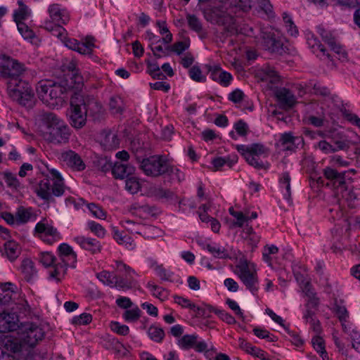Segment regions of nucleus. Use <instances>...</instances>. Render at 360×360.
Instances as JSON below:
<instances>
[{"label": "nucleus", "instance_id": "nucleus-44", "mask_svg": "<svg viewBox=\"0 0 360 360\" xmlns=\"http://www.w3.org/2000/svg\"><path fill=\"white\" fill-rule=\"evenodd\" d=\"M294 276L299 284L309 280L307 278V271L304 265L300 263L294 264L292 266Z\"/></svg>", "mask_w": 360, "mask_h": 360}, {"label": "nucleus", "instance_id": "nucleus-31", "mask_svg": "<svg viewBox=\"0 0 360 360\" xmlns=\"http://www.w3.org/2000/svg\"><path fill=\"white\" fill-rule=\"evenodd\" d=\"M239 347L246 353L253 356L257 357L261 360H269V359L266 358V353L264 350L253 346L252 344L245 341L244 339H239Z\"/></svg>", "mask_w": 360, "mask_h": 360}, {"label": "nucleus", "instance_id": "nucleus-22", "mask_svg": "<svg viewBox=\"0 0 360 360\" xmlns=\"http://www.w3.org/2000/svg\"><path fill=\"white\" fill-rule=\"evenodd\" d=\"M207 70L210 75V78L223 86H228L233 79L231 73L223 70L219 65H209L207 66Z\"/></svg>", "mask_w": 360, "mask_h": 360}, {"label": "nucleus", "instance_id": "nucleus-6", "mask_svg": "<svg viewBox=\"0 0 360 360\" xmlns=\"http://www.w3.org/2000/svg\"><path fill=\"white\" fill-rule=\"evenodd\" d=\"M7 91L9 96L20 105L26 107L32 106L34 92L30 85L20 77L8 80Z\"/></svg>", "mask_w": 360, "mask_h": 360}, {"label": "nucleus", "instance_id": "nucleus-13", "mask_svg": "<svg viewBox=\"0 0 360 360\" xmlns=\"http://www.w3.org/2000/svg\"><path fill=\"white\" fill-rule=\"evenodd\" d=\"M356 173L355 169H349L339 172L332 167H326L323 169L324 177L330 181L331 185L335 189L346 188L347 181L352 179V176Z\"/></svg>", "mask_w": 360, "mask_h": 360}, {"label": "nucleus", "instance_id": "nucleus-14", "mask_svg": "<svg viewBox=\"0 0 360 360\" xmlns=\"http://www.w3.org/2000/svg\"><path fill=\"white\" fill-rule=\"evenodd\" d=\"M21 340L29 347H34L44 336L40 327L33 323H26L20 328Z\"/></svg>", "mask_w": 360, "mask_h": 360}, {"label": "nucleus", "instance_id": "nucleus-63", "mask_svg": "<svg viewBox=\"0 0 360 360\" xmlns=\"http://www.w3.org/2000/svg\"><path fill=\"white\" fill-rule=\"evenodd\" d=\"M283 19L290 34L292 36L297 35L298 34V30L297 27L295 25L291 17L286 13H283Z\"/></svg>", "mask_w": 360, "mask_h": 360}, {"label": "nucleus", "instance_id": "nucleus-48", "mask_svg": "<svg viewBox=\"0 0 360 360\" xmlns=\"http://www.w3.org/2000/svg\"><path fill=\"white\" fill-rule=\"evenodd\" d=\"M156 25L159 29L160 34L163 35L162 41L165 44H169L172 41V34L169 32L166 21L157 20Z\"/></svg>", "mask_w": 360, "mask_h": 360}, {"label": "nucleus", "instance_id": "nucleus-30", "mask_svg": "<svg viewBox=\"0 0 360 360\" xmlns=\"http://www.w3.org/2000/svg\"><path fill=\"white\" fill-rule=\"evenodd\" d=\"M20 270L25 280L27 282L33 281L37 277V270L34 262L30 258H25L22 261Z\"/></svg>", "mask_w": 360, "mask_h": 360}, {"label": "nucleus", "instance_id": "nucleus-59", "mask_svg": "<svg viewBox=\"0 0 360 360\" xmlns=\"http://www.w3.org/2000/svg\"><path fill=\"white\" fill-rule=\"evenodd\" d=\"M2 176L8 187L15 189L20 187V184L14 174L6 171L2 173Z\"/></svg>", "mask_w": 360, "mask_h": 360}, {"label": "nucleus", "instance_id": "nucleus-27", "mask_svg": "<svg viewBox=\"0 0 360 360\" xmlns=\"http://www.w3.org/2000/svg\"><path fill=\"white\" fill-rule=\"evenodd\" d=\"M74 240L82 249L90 252L91 254L94 255L101 252L102 245L101 243L95 238L77 236L74 238Z\"/></svg>", "mask_w": 360, "mask_h": 360}, {"label": "nucleus", "instance_id": "nucleus-10", "mask_svg": "<svg viewBox=\"0 0 360 360\" xmlns=\"http://www.w3.org/2000/svg\"><path fill=\"white\" fill-rule=\"evenodd\" d=\"M26 71L24 64L5 54L0 55V78L8 80L20 77Z\"/></svg>", "mask_w": 360, "mask_h": 360}, {"label": "nucleus", "instance_id": "nucleus-1", "mask_svg": "<svg viewBox=\"0 0 360 360\" xmlns=\"http://www.w3.org/2000/svg\"><path fill=\"white\" fill-rule=\"evenodd\" d=\"M72 85L68 84V80H61L60 82L42 81L38 83L37 92L40 100L54 108L62 105Z\"/></svg>", "mask_w": 360, "mask_h": 360}, {"label": "nucleus", "instance_id": "nucleus-54", "mask_svg": "<svg viewBox=\"0 0 360 360\" xmlns=\"http://www.w3.org/2000/svg\"><path fill=\"white\" fill-rule=\"evenodd\" d=\"M156 274L160 277V278L162 281H169V282H174V272L166 269L162 264H160V266H157L156 267Z\"/></svg>", "mask_w": 360, "mask_h": 360}, {"label": "nucleus", "instance_id": "nucleus-45", "mask_svg": "<svg viewBox=\"0 0 360 360\" xmlns=\"http://www.w3.org/2000/svg\"><path fill=\"white\" fill-rule=\"evenodd\" d=\"M13 284L11 283L0 284V304H6L10 302L13 292Z\"/></svg>", "mask_w": 360, "mask_h": 360}, {"label": "nucleus", "instance_id": "nucleus-2", "mask_svg": "<svg viewBox=\"0 0 360 360\" xmlns=\"http://www.w3.org/2000/svg\"><path fill=\"white\" fill-rule=\"evenodd\" d=\"M51 176L41 180L35 192L38 197L47 202H53L54 197L62 196L65 190L64 180L60 174L55 169L49 171Z\"/></svg>", "mask_w": 360, "mask_h": 360}, {"label": "nucleus", "instance_id": "nucleus-7", "mask_svg": "<svg viewBox=\"0 0 360 360\" xmlns=\"http://www.w3.org/2000/svg\"><path fill=\"white\" fill-rule=\"evenodd\" d=\"M234 273L238 276L245 288L253 295L259 290V278L254 264L246 259H240L236 265Z\"/></svg>", "mask_w": 360, "mask_h": 360}, {"label": "nucleus", "instance_id": "nucleus-58", "mask_svg": "<svg viewBox=\"0 0 360 360\" xmlns=\"http://www.w3.org/2000/svg\"><path fill=\"white\" fill-rule=\"evenodd\" d=\"M229 211L230 214L236 219V221L233 223L235 226L242 227L248 220V217L240 211H236L233 207H230Z\"/></svg>", "mask_w": 360, "mask_h": 360}, {"label": "nucleus", "instance_id": "nucleus-34", "mask_svg": "<svg viewBox=\"0 0 360 360\" xmlns=\"http://www.w3.org/2000/svg\"><path fill=\"white\" fill-rule=\"evenodd\" d=\"M20 252V248L16 242L9 240L4 244L3 255H5L11 262L15 260Z\"/></svg>", "mask_w": 360, "mask_h": 360}, {"label": "nucleus", "instance_id": "nucleus-26", "mask_svg": "<svg viewBox=\"0 0 360 360\" xmlns=\"http://www.w3.org/2000/svg\"><path fill=\"white\" fill-rule=\"evenodd\" d=\"M305 37L309 48L314 53L319 57L324 56L330 59V54L313 32H306Z\"/></svg>", "mask_w": 360, "mask_h": 360}, {"label": "nucleus", "instance_id": "nucleus-57", "mask_svg": "<svg viewBox=\"0 0 360 360\" xmlns=\"http://www.w3.org/2000/svg\"><path fill=\"white\" fill-rule=\"evenodd\" d=\"M123 101L119 96H113L109 102L110 110L114 114L121 113L123 110Z\"/></svg>", "mask_w": 360, "mask_h": 360}, {"label": "nucleus", "instance_id": "nucleus-64", "mask_svg": "<svg viewBox=\"0 0 360 360\" xmlns=\"http://www.w3.org/2000/svg\"><path fill=\"white\" fill-rule=\"evenodd\" d=\"M110 328L113 332L121 335H126L129 331L127 326L121 324L117 321H112L110 323Z\"/></svg>", "mask_w": 360, "mask_h": 360}, {"label": "nucleus", "instance_id": "nucleus-35", "mask_svg": "<svg viewBox=\"0 0 360 360\" xmlns=\"http://www.w3.org/2000/svg\"><path fill=\"white\" fill-rule=\"evenodd\" d=\"M203 248L207 250L213 257L219 259H228L231 257L227 250L217 243H207Z\"/></svg>", "mask_w": 360, "mask_h": 360}, {"label": "nucleus", "instance_id": "nucleus-36", "mask_svg": "<svg viewBox=\"0 0 360 360\" xmlns=\"http://www.w3.org/2000/svg\"><path fill=\"white\" fill-rule=\"evenodd\" d=\"M173 298L174 302L183 308H188L193 310L195 313V316H204V310L200 307H198L195 304L192 303L190 300L179 295H174Z\"/></svg>", "mask_w": 360, "mask_h": 360}, {"label": "nucleus", "instance_id": "nucleus-21", "mask_svg": "<svg viewBox=\"0 0 360 360\" xmlns=\"http://www.w3.org/2000/svg\"><path fill=\"white\" fill-rule=\"evenodd\" d=\"M306 87L311 94L323 97L325 100H330L332 102H335L338 96L335 94H332L330 90L326 86L320 82L314 80L309 81Z\"/></svg>", "mask_w": 360, "mask_h": 360}, {"label": "nucleus", "instance_id": "nucleus-32", "mask_svg": "<svg viewBox=\"0 0 360 360\" xmlns=\"http://www.w3.org/2000/svg\"><path fill=\"white\" fill-rule=\"evenodd\" d=\"M112 237L119 244L124 245L127 249H134V238L131 234L120 231L117 228L112 227Z\"/></svg>", "mask_w": 360, "mask_h": 360}, {"label": "nucleus", "instance_id": "nucleus-53", "mask_svg": "<svg viewBox=\"0 0 360 360\" xmlns=\"http://www.w3.org/2000/svg\"><path fill=\"white\" fill-rule=\"evenodd\" d=\"M254 335L261 339H266L270 342L277 341L278 338L276 335L270 333V332L264 328L256 327L253 329Z\"/></svg>", "mask_w": 360, "mask_h": 360}, {"label": "nucleus", "instance_id": "nucleus-42", "mask_svg": "<svg viewBox=\"0 0 360 360\" xmlns=\"http://www.w3.org/2000/svg\"><path fill=\"white\" fill-rule=\"evenodd\" d=\"M58 250L61 259L65 258L71 262L72 264L76 263L77 255L69 245L67 243H62L58 246Z\"/></svg>", "mask_w": 360, "mask_h": 360}, {"label": "nucleus", "instance_id": "nucleus-17", "mask_svg": "<svg viewBox=\"0 0 360 360\" xmlns=\"http://www.w3.org/2000/svg\"><path fill=\"white\" fill-rule=\"evenodd\" d=\"M97 278L105 285L122 289L130 288L131 283L127 278H122L114 272L102 271L96 274Z\"/></svg>", "mask_w": 360, "mask_h": 360}, {"label": "nucleus", "instance_id": "nucleus-51", "mask_svg": "<svg viewBox=\"0 0 360 360\" xmlns=\"http://www.w3.org/2000/svg\"><path fill=\"white\" fill-rule=\"evenodd\" d=\"M16 221L18 224L27 223L32 217V210L30 208H24L20 207L16 212Z\"/></svg>", "mask_w": 360, "mask_h": 360}, {"label": "nucleus", "instance_id": "nucleus-37", "mask_svg": "<svg viewBox=\"0 0 360 360\" xmlns=\"http://www.w3.org/2000/svg\"><path fill=\"white\" fill-rule=\"evenodd\" d=\"M164 175H167L171 180L181 182L184 180L185 176L176 166L171 163L168 159L167 162L164 170Z\"/></svg>", "mask_w": 360, "mask_h": 360}, {"label": "nucleus", "instance_id": "nucleus-18", "mask_svg": "<svg viewBox=\"0 0 360 360\" xmlns=\"http://www.w3.org/2000/svg\"><path fill=\"white\" fill-rule=\"evenodd\" d=\"M316 31L323 41L330 46L332 51L342 58L347 57V53L338 43L336 37L331 31L326 30L322 25L317 26Z\"/></svg>", "mask_w": 360, "mask_h": 360}, {"label": "nucleus", "instance_id": "nucleus-11", "mask_svg": "<svg viewBox=\"0 0 360 360\" xmlns=\"http://www.w3.org/2000/svg\"><path fill=\"white\" fill-rule=\"evenodd\" d=\"M236 149L250 165L259 169L264 167V163L259 158L260 155L265 154L266 152V148L263 144L238 145Z\"/></svg>", "mask_w": 360, "mask_h": 360}, {"label": "nucleus", "instance_id": "nucleus-29", "mask_svg": "<svg viewBox=\"0 0 360 360\" xmlns=\"http://www.w3.org/2000/svg\"><path fill=\"white\" fill-rule=\"evenodd\" d=\"M18 326V318L15 314L6 312L0 314V333L15 330Z\"/></svg>", "mask_w": 360, "mask_h": 360}, {"label": "nucleus", "instance_id": "nucleus-39", "mask_svg": "<svg viewBox=\"0 0 360 360\" xmlns=\"http://www.w3.org/2000/svg\"><path fill=\"white\" fill-rule=\"evenodd\" d=\"M237 161L238 157L235 155L232 157L228 156L214 158L212 160V164L215 170H219L224 165H227L229 168L232 167V166L235 165Z\"/></svg>", "mask_w": 360, "mask_h": 360}, {"label": "nucleus", "instance_id": "nucleus-55", "mask_svg": "<svg viewBox=\"0 0 360 360\" xmlns=\"http://www.w3.org/2000/svg\"><path fill=\"white\" fill-rule=\"evenodd\" d=\"M68 84L72 85L71 89L75 88L79 89L83 86L84 79L80 73H79L78 70L73 69L72 70L70 82L68 81Z\"/></svg>", "mask_w": 360, "mask_h": 360}, {"label": "nucleus", "instance_id": "nucleus-25", "mask_svg": "<svg viewBox=\"0 0 360 360\" xmlns=\"http://www.w3.org/2000/svg\"><path fill=\"white\" fill-rule=\"evenodd\" d=\"M275 96L283 109L291 108L296 103V97L286 88H280L275 91Z\"/></svg>", "mask_w": 360, "mask_h": 360}, {"label": "nucleus", "instance_id": "nucleus-28", "mask_svg": "<svg viewBox=\"0 0 360 360\" xmlns=\"http://www.w3.org/2000/svg\"><path fill=\"white\" fill-rule=\"evenodd\" d=\"M120 139L115 132L108 129H105L101 132V144L105 150H116L120 147Z\"/></svg>", "mask_w": 360, "mask_h": 360}, {"label": "nucleus", "instance_id": "nucleus-50", "mask_svg": "<svg viewBox=\"0 0 360 360\" xmlns=\"http://www.w3.org/2000/svg\"><path fill=\"white\" fill-rule=\"evenodd\" d=\"M278 252V248L274 245H266L264 248L262 252L263 260L268 264L269 266H272V259L274 255H276Z\"/></svg>", "mask_w": 360, "mask_h": 360}, {"label": "nucleus", "instance_id": "nucleus-60", "mask_svg": "<svg viewBox=\"0 0 360 360\" xmlns=\"http://www.w3.org/2000/svg\"><path fill=\"white\" fill-rule=\"evenodd\" d=\"M152 195L158 199L160 200H168L172 199L174 193L169 189H165L161 187L155 188L152 191Z\"/></svg>", "mask_w": 360, "mask_h": 360}, {"label": "nucleus", "instance_id": "nucleus-52", "mask_svg": "<svg viewBox=\"0 0 360 360\" xmlns=\"http://www.w3.org/2000/svg\"><path fill=\"white\" fill-rule=\"evenodd\" d=\"M148 288L150 289L153 295L157 298L165 300L168 296L167 291L162 287L158 286L151 283H148Z\"/></svg>", "mask_w": 360, "mask_h": 360}, {"label": "nucleus", "instance_id": "nucleus-38", "mask_svg": "<svg viewBox=\"0 0 360 360\" xmlns=\"http://www.w3.org/2000/svg\"><path fill=\"white\" fill-rule=\"evenodd\" d=\"M342 190V196L347 202L348 207L350 208H356L360 205V198L355 190H347V187Z\"/></svg>", "mask_w": 360, "mask_h": 360}, {"label": "nucleus", "instance_id": "nucleus-24", "mask_svg": "<svg viewBox=\"0 0 360 360\" xmlns=\"http://www.w3.org/2000/svg\"><path fill=\"white\" fill-rule=\"evenodd\" d=\"M279 141L283 150L288 151H295L299 146H302L304 144L302 136H294L291 132L283 134Z\"/></svg>", "mask_w": 360, "mask_h": 360}, {"label": "nucleus", "instance_id": "nucleus-20", "mask_svg": "<svg viewBox=\"0 0 360 360\" xmlns=\"http://www.w3.org/2000/svg\"><path fill=\"white\" fill-rule=\"evenodd\" d=\"M35 231L41 234L43 240L49 244L59 240L60 236L56 228L48 223L38 222L35 226Z\"/></svg>", "mask_w": 360, "mask_h": 360}, {"label": "nucleus", "instance_id": "nucleus-33", "mask_svg": "<svg viewBox=\"0 0 360 360\" xmlns=\"http://www.w3.org/2000/svg\"><path fill=\"white\" fill-rule=\"evenodd\" d=\"M299 285L302 292L308 297L307 303L311 304L312 308L317 307L319 304V299L317 297L316 293L314 292L309 280L299 284Z\"/></svg>", "mask_w": 360, "mask_h": 360}, {"label": "nucleus", "instance_id": "nucleus-47", "mask_svg": "<svg viewBox=\"0 0 360 360\" xmlns=\"http://www.w3.org/2000/svg\"><path fill=\"white\" fill-rule=\"evenodd\" d=\"M312 345L314 349L319 353L323 360H328V353L325 349L324 340L320 336H316L312 338Z\"/></svg>", "mask_w": 360, "mask_h": 360}, {"label": "nucleus", "instance_id": "nucleus-41", "mask_svg": "<svg viewBox=\"0 0 360 360\" xmlns=\"http://www.w3.org/2000/svg\"><path fill=\"white\" fill-rule=\"evenodd\" d=\"M146 332L150 339L157 343H161L165 337L164 330L156 325H151Z\"/></svg>", "mask_w": 360, "mask_h": 360}, {"label": "nucleus", "instance_id": "nucleus-8", "mask_svg": "<svg viewBox=\"0 0 360 360\" xmlns=\"http://www.w3.org/2000/svg\"><path fill=\"white\" fill-rule=\"evenodd\" d=\"M111 169L116 179H125V188L130 193H135V168L133 166L116 162L112 166L105 161L102 167L104 172Z\"/></svg>", "mask_w": 360, "mask_h": 360}, {"label": "nucleus", "instance_id": "nucleus-4", "mask_svg": "<svg viewBox=\"0 0 360 360\" xmlns=\"http://www.w3.org/2000/svg\"><path fill=\"white\" fill-rule=\"evenodd\" d=\"M48 13L49 19L44 21V28L53 35L62 39L63 34L66 32L63 25H66L70 20L69 12L61 5L53 4L49 6Z\"/></svg>", "mask_w": 360, "mask_h": 360}, {"label": "nucleus", "instance_id": "nucleus-56", "mask_svg": "<svg viewBox=\"0 0 360 360\" xmlns=\"http://www.w3.org/2000/svg\"><path fill=\"white\" fill-rule=\"evenodd\" d=\"M30 15V10L26 5L19 6L18 10H15L13 13L14 21L22 22L23 20L27 19Z\"/></svg>", "mask_w": 360, "mask_h": 360}, {"label": "nucleus", "instance_id": "nucleus-62", "mask_svg": "<svg viewBox=\"0 0 360 360\" xmlns=\"http://www.w3.org/2000/svg\"><path fill=\"white\" fill-rule=\"evenodd\" d=\"M17 27L19 32L25 39H32L35 37L34 32L23 22H18Z\"/></svg>", "mask_w": 360, "mask_h": 360}, {"label": "nucleus", "instance_id": "nucleus-12", "mask_svg": "<svg viewBox=\"0 0 360 360\" xmlns=\"http://www.w3.org/2000/svg\"><path fill=\"white\" fill-rule=\"evenodd\" d=\"M82 100H79L75 94L70 100V108L67 110V117L70 124L76 129L84 127L86 123V113L81 105Z\"/></svg>", "mask_w": 360, "mask_h": 360}, {"label": "nucleus", "instance_id": "nucleus-3", "mask_svg": "<svg viewBox=\"0 0 360 360\" xmlns=\"http://www.w3.org/2000/svg\"><path fill=\"white\" fill-rule=\"evenodd\" d=\"M42 120L46 125V139L53 143H67L70 139L69 127L53 112H44Z\"/></svg>", "mask_w": 360, "mask_h": 360}, {"label": "nucleus", "instance_id": "nucleus-19", "mask_svg": "<svg viewBox=\"0 0 360 360\" xmlns=\"http://www.w3.org/2000/svg\"><path fill=\"white\" fill-rule=\"evenodd\" d=\"M60 160L75 171L81 172L86 168V165L81 156L72 150L62 153Z\"/></svg>", "mask_w": 360, "mask_h": 360}, {"label": "nucleus", "instance_id": "nucleus-43", "mask_svg": "<svg viewBox=\"0 0 360 360\" xmlns=\"http://www.w3.org/2000/svg\"><path fill=\"white\" fill-rule=\"evenodd\" d=\"M280 186L285 189L283 196L288 202L291 200L290 176L289 172H283L279 179Z\"/></svg>", "mask_w": 360, "mask_h": 360}, {"label": "nucleus", "instance_id": "nucleus-49", "mask_svg": "<svg viewBox=\"0 0 360 360\" xmlns=\"http://www.w3.org/2000/svg\"><path fill=\"white\" fill-rule=\"evenodd\" d=\"M147 72L154 79H163L165 75L161 72L158 64L156 62L152 63L149 60L147 61Z\"/></svg>", "mask_w": 360, "mask_h": 360}, {"label": "nucleus", "instance_id": "nucleus-61", "mask_svg": "<svg viewBox=\"0 0 360 360\" xmlns=\"http://www.w3.org/2000/svg\"><path fill=\"white\" fill-rule=\"evenodd\" d=\"M88 228L94 233L98 238H103L105 236V229L98 223L91 221L87 224Z\"/></svg>", "mask_w": 360, "mask_h": 360}, {"label": "nucleus", "instance_id": "nucleus-46", "mask_svg": "<svg viewBox=\"0 0 360 360\" xmlns=\"http://www.w3.org/2000/svg\"><path fill=\"white\" fill-rule=\"evenodd\" d=\"M186 20L188 27L193 32L201 34L203 32V26L201 20L194 14L188 13Z\"/></svg>", "mask_w": 360, "mask_h": 360}, {"label": "nucleus", "instance_id": "nucleus-5", "mask_svg": "<svg viewBox=\"0 0 360 360\" xmlns=\"http://www.w3.org/2000/svg\"><path fill=\"white\" fill-rule=\"evenodd\" d=\"M205 18L213 24L224 27L225 32L228 35H233L238 32V25L236 19L229 13L222 11L216 7L210 6L202 8Z\"/></svg>", "mask_w": 360, "mask_h": 360}, {"label": "nucleus", "instance_id": "nucleus-15", "mask_svg": "<svg viewBox=\"0 0 360 360\" xmlns=\"http://www.w3.org/2000/svg\"><path fill=\"white\" fill-rule=\"evenodd\" d=\"M78 99L82 100L81 105L86 116L91 117L94 120H98L103 113L101 104L92 96H84L75 93Z\"/></svg>", "mask_w": 360, "mask_h": 360}, {"label": "nucleus", "instance_id": "nucleus-23", "mask_svg": "<svg viewBox=\"0 0 360 360\" xmlns=\"http://www.w3.org/2000/svg\"><path fill=\"white\" fill-rule=\"evenodd\" d=\"M262 44L265 49L271 53L282 54L284 52L283 44L274 33L264 32L262 34Z\"/></svg>", "mask_w": 360, "mask_h": 360}, {"label": "nucleus", "instance_id": "nucleus-16", "mask_svg": "<svg viewBox=\"0 0 360 360\" xmlns=\"http://www.w3.org/2000/svg\"><path fill=\"white\" fill-rule=\"evenodd\" d=\"M176 344L184 350H188L191 348L198 352H204L208 350L207 343L203 340L198 341V335L195 333L183 335L178 339Z\"/></svg>", "mask_w": 360, "mask_h": 360}, {"label": "nucleus", "instance_id": "nucleus-40", "mask_svg": "<svg viewBox=\"0 0 360 360\" xmlns=\"http://www.w3.org/2000/svg\"><path fill=\"white\" fill-rule=\"evenodd\" d=\"M261 79L265 82H269L276 84L279 81V76L275 69L269 65L264 66L261 70Z\"/></svg>", "mask_w": 360, "mask_h": 360}, {"label": "nucleus", "instance_id": "nucleus-9", "mask_svg": "<svg viewBox=\"0 0 360 360\" xmlns=\"http://www.w3.org/2000/svg\"><path fill=\"white\" fill-rule=\"evenodd\" d=\"M168 159L165 155H150L140 161L139 169L147 176L158 178L164 176Z\"/></svg>", "mask_w": 360, "mask_h": 360}]
</instances>
